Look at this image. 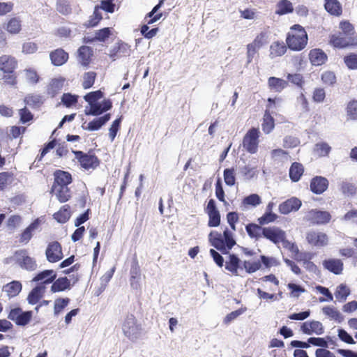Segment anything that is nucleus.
<instances>
[{
    "label": "nucleus",
    "instance_id": "f257e3e1",
    "mask_svg": "<svg viewBox=\"0 0 357 357\" xmlns=\"http://www.w3.org/2000/svg\"><path fill=\"white\" fill-rule=\"evenodd\" d=\"M286 41L289 49L294 51L302 50L307 43V33L303 26L295 24L288 33Z\"/></svg>",
    "mask_w": 357,
    "mask_h": 357
},
{
    "label": "nucleus",
    "instance_id": "f03ea898",
    "mask_svg": "<svg viewBox=\"0 0 357 357\" xmlns=\"http://www.w3.org/2000/svg\"><path fill=\"white\" fill-rule=\"evenodd\" d=\"M209 241L213 247L223 254L227 253V248L230 250L236 244L233 233L228 229L224 231L223 237L217 231H211L209 234Z\"/></svg>",
    "mask_w": 357,
    "mask_h": 357
},
{
    "label": "nucleus",
    "instance_id": "7ed1b4c3",
    "mask_svg": "<svg viewBox=\"0 0 357 357\" xmlns=\"http://www.w3.org/2000/svg\"><path fill=\"white\" fill-rule=\"evenodd\" d=\"M9 261H15L22 268L29 271H34L37 268L36 260L28 255L26 250H17L12 257L5 259L6 264Z\"/></svg>",
    "mask_w": 357,
    "mask_h": 357
},
{
    "label": "nucleus",
    "instance_id": "20e7f679",
    "mask_svg": "<svg viewBox=\"0 0 357 357\" xmlns=\"http://www.w3.org/2000/svg\"><path fill=\"white\" fill-rule=\"evenodd\" d=\"M122 330L123 334L130 340L134 341L138 338L140 327L134 315L129 314L125 318L122 324Z\"/></svg>",
    "mask_w": 357,
    "mask_h": 357
},
{
    "label": "nucleus",
    "instance_id": "39448f33",
    "mask_svg": "<svg viewBox=\"0 0 357 357\" xmlns=\"http://www.w3.org/2000/svg\"><path fill=\"white\" fill-rule=\"evenodd\" d=\"M260 131L258 128H252L245 135L243 139V148L250 153H255L258 150Z\"/></svg>",
    "mask_w": 357,
    "mask_h": 357
},
{
    "label": "nucleus",
    "instance_id": "423d86ee",
    "mask_svg": "<svg viewBox=\"0 0 357 357\" xmlns=\"http://www.w3.org/2000/svg\"><path fill=\"white\" fill-rule=\"evenodd\" d=\"M32 317L31 311L24 312L20 307H15L10 311L8 318L13 321L18 326H25L31 320Z\"/></svg>",
    "mask_w": 357,
    "mask_h": 357
},
{
    "label": "nucleus",
    "instance_id": "0eeeda50",
    "mask_svg": "<svg viewBox=\"0 0 357 357\" xmlns=\"http://www.w3.org/2000/svg\"><path fill=\"white\" fill-rule=\"evenodd\" d=\"M75 158L79 162L81 166L85 169H94L99 165L98 158L93 155L84 153L82 151H73Z\"/></svg>",
    "mask_w": 357,
    "mask_h": 357
},
{
    "label": "nucleus",
    "instance_id": "6e6552de",
    "mask_svg": "<svg viewBox=\"0 0 357 357\" xmlns=\"http://www.w3.org/2000/svg\"><path fill=\"white\" fill-rule=\"evenodd\" d=\"M45 255L49 262L55 263L60 261L63 257L61 244L57 241L50 243L47 247Z\"/></svg>",
    "mask_w": 357,
    "mask_h": 357
},
{
    "label": "nucleus",
    "instance_id": "1a4fd4ad",
    "mask_svg": "<svg viewBox=\"0 0 357 357\" xmlns=\"http://www.w3.org/2000/svg\"><path fill=\"white\" fill-rule=\"evenodd\" d=\"M112 107V103L110 100L105 99L102 102H98L97 103H94L93 105L91 104L89 108L87 107L84 109V113L86 115H91V116H99L109 110Z\"/></svg>",
    "mask_w": 357,
    "mask_h": 357
},
{
    "label": "nucleus",
    "instance_id": "9d476101",
    "mask_svg": "<svg viewBox=\"0 0 357 357\" xmlns=\"http://www.w3.org/2000/svg\"><path fill=\"white\" fill-rule=\"evenodd\" d=\"M70 277V279H68L66 277H62L56 280L51 287L52 291H62L67 289H69L70 285L75 284L79 280V277L77 275H73L72 277Z\"/></svg>",
    "mask_w": 357,
    "mask_h": 357
},
{
    "label": "nucleus",
    "instance_id": "9b49d317",
    "mask_svg": "<svg viewBox=\"0 0 357 357\" xmlns=\"http://www.w3.org/2000/svg\"><path fill=\"white\" fill-rule=\"evenodd\" d=\"M331 215L327 211L311 210L307 212L305 218L313 224L321 225L328 223L331 220Z\"/></svg>",
    "mask_w": 357,
    "mask_h": 357
},
{
    "label": "nucleus",
    "instance_id": "f8f14e48",
    "mask_svg": "<svg viewBox=\"0 0 357 357\" xmlns=\"http://www.w3.org/2000/svg\"><path fill=\"white\" fill-rule=\"evenodd\" d=\"M262 236L270 240L275 244L284 241L285 233L278 227H264Z\"/></svg>",
    "mask_w": 357,
    "mask_h": 357
},
{
    "label": "nucleus",
    "instance_id": "ddd939ff",
    "mask_svg": "<svg viewBox=\"0 0 357 357\" xmlns=\"http://www.w3.org/2000/svg\"><path fill=\"white\" fill-rule=\"evenodd\" d=\"M307 242L316 247H323L328 244V236L325 233L310 231L306 236Z\"/></svg>",
    "mask_w": 357,
    "mask_h": 357
},
{
    "label": "nucleus",
    "instance_id": "4468645a",
    "mask_svg": "<svg viewBox=\"0 0 357 357\" xmlns=\"http://www.w3.org/2000/svg\"><path fill=\"white\" fill-rule=\"evenodd\" d=\"M301 330L304 334L312 335H321L324 333V327L322 324L318 321H305L302 324Z\"/></svg>",
    "mask_w": 357,
    "mask_h": 357
},
{
    "label": "nucleus",
    "instance_id": "2eb2a0df",
    "mask_svg": "<svg viewBox=\"0 0 357 357\" xmlns=\"http://www.w3.org/2000/svg\"><path fill=\"white\" fill-rule=\"evenodd\" d=\"M301 206V201L296 197H291L282 202L279 206L280 213L287 215L293 211H297Z\"/></svg>",
    "mask_w": 357,
    "mask_h": 357
},
{
    "label": "nucleus",
    "instance_id": "dca6fc26",
    "mask_svg": "<svg viewBox=\"0 0 357 357\" xmlns=\"http://www.w3.org/2000/svg\"><path fill=\"white\" fill-rule=\"evenodd\" d=\"M17 67V61L15 57L3 54L0 56V70L6 73H11Z\"/></svg>",
    "mask_w": 357,
    "mask_h": 357
},
{
    "label": "nucleus",
    "instance_id": "f3484780",
    "mask_svg": "<svg viewBox=\"0 0 357 357\" xmlns=\"http://www.w3.org/2000/svg\"><path fill=\"white\" fill-rule=\"evenodd\" d=\"M330 43L335 47L344 48L354 44V40L351 37H348L343 33H339L337 35H333Z\"/></svg>",
    "mask_w": 357,
    "mask_h": 357
},
{
    "label": "nucleus",
    "instance_id": "a211bd4d",
    "mask_svg": "<svg viewBox=\"0 0 357 357\" xmlns=\"http://www.w3.org/2000/svg\"><path fill=\"white\" fill-rule=\"evenodd\" d=\"M328 186V180L322 176L313 178L310 183V190L317 195L322 194Z\"/></svg>",
    "mask_w": 357,
    "mask_h": 357
},
{
    "label": "nucleus",
    "instance_id": "6ab92c4d",
    "mask_svg": "<svg viewBox=\"0 0 357 357\" xmlns=\"http://www.w3.org/2000/svg\"><path fill=\"white\" fill-rule=\"evenodd\" d=\"M225 268L234 275H238V270L242 269V261L236 255L230 254Z\"/></svg>",
    "mask_w": 357,
    "mask_h": 357
},
{
    "label": "nucleus",
    "instance_id": "aec40b11",
    "mask_svg": "<svg viewBox=\"0 0 357 357\" xmlns=\"http://www.w3.org/2000/svg\"><path fill=\"white\" fill-rule=\"evenodd\" d=\"M52 63L56 66L64 64L68 59V54L63 49H56L50 54Z\"/></svg>",
    "mask_w": 357,
    "mask_h": 357
},
{
    "label": "nucleus",
    "instance_id": "412c9836",
    "mask_svg": "<svg viewBox=\"0 0 357 357\" xmlns=\"http://www.w3.org/2000/svg\"><path fill=\"white\" fill-rule=\"evenodd\" d=\"M309 57L310 62L314 66H321L327 60V56L320 49H314L310 52Z\"/></svg>",
    "mask_w": 357,
    "mask_h": 357
},
{
    "label": "nucleus",
    "instance_id": "4be33fe9",
    "mask_svg": "<svg viewBox=\"0 0 357 357\" xmlns=\"http://www.w3.org/2000/svg\"><path fill=\"white\" fill-rule=\"evenodd\" d=\"M110 118H111L110 114H106L104 116L99 117V118H96V119H93L92 121L89 122L87 124L86 127H84V126H82V128L89 131L98 130L102 126H104L107 121H109Z\"/></svg>",
    "mask_w": 357,
    "mask_h": 357
},
{
    "label": "nucleus",
    "instance_id": "5701e85b",
    "mask_svg": "<svg viewBox=\"0 0 357 357\" xmlns=\"http://www.w3.org/2000/svg\"><path fill=\"white\" fill-rule=\"evenodd\" d=\"M324 267L329 271L339 275L343 270V263L340 259H331L323 262Z\"/></svg>",
    "mask_w": 357,
    "mask_h": 357
},
{
    "label": "nucleus",
    "instance_id": "b1692460",
    "mask_svg": "<svg viewBox=\"0 0 357 357\" xmlns=\"http://www.w3.org/2000/svg\"><path fill=\"white\" fill-rule=\"evenodd\" d=\"M52 192L56 195L61 202H65L68 200L70 197L69 188L68 186H61L59 185H53Z\"/></svg>",
    "mask_w": 357,
    "mask_h": 357
},
{
    "label": "nucleus",
    "instance_id": "393cba45",
    "mask_svg": "<svg viewBox=\"0 0 357 357\" xmlns=\"http://www.w3.org/2000/svg\"><path fill=\"white\" fill-rule=\"evenodd\" d=\"M65 79L62 77L52 79L47 88V91L52 97L55 96L62 89Z\"/></svg>",
    "mask_w": 357,
    "mask_h": 357
},
{
    "label": "nucleus",
    "instance_id": "a878e982",
    "mask_svg": "<svg viewBox=\"0 0 357 357\" xmlns=\"http://www.w3.org/2000/svg\"><path fill=\"white\" fill-rule=\"evenodd\" d=\"M38 224V220H36L30 224L21 234L20 242L24 244L28 243L33 236V232L37 229Z\"/></svg>",
    "mask_w": 357,
    "mask_h": 357
},
{
    "label": "nucleus",
    "instance_id": "bb28decb",
    "mask_svg": "<svg viewBox=\"0 0 357 357\" xmlns=\"http://www.w3.org/2000/svg\"><path fill=\"white\" fill-rule=\"evenodd\" d=\"M56 275L53 270H45L38 273L33 279L34 282L42 281L44 284L52 283Z\"/></svg>",
    "mask_w": 357,
    "mask_h": 357
},
{
    "label": "nucleus",
    "instance_id": "cd10ccee",
    "mask_svg": "<svg viewBox=\"0 0 357 357\" xmlns=\"http://www.w3.org/2000/svg\"><path fill=\"white\" fill-rule=\"evenodd\" d=\"M4 29L10 34H17L22 29V22L19 17H13L6 24Z\"/></svg>",
    "mask_w": 357,
    "mask_h": 357
},
{
    "label": "nucleus",
    "instance_id": "c85d7f7f",
    "mask_svg": "<svg viewBox=\"0 0 357 357\" xmlns=\"http://www.w3.org/2000/svg\"><path fill=\"white\" fill-rule=\"evenodd\" d=\"M92 50L88 46H82L78 50V61L83 66H87L92 56Z\"/></svg>",
    "mask_w": 357,
    "mask_h": 357
},
{
    "label": "nucleus",
    "instance_id": "c756f323",
    "mask_svg": "<svg viewBox=\"0 0 357 357\" xmlns=\"http://www.w3.org/2000/svg\"><path fill=\"white\" fill-rule=\"evenodd\" d=\"M286 51L287 47L283 42H273L270 46V57L275 58L281 56Z\"/></svg>",
    "mask_w": 357,
    "mask_h": 357
},
{
    "label": "nucleus",
    "instance_id": "7c9ffc66",
    "mask_svg": "<svg viewBox=\"0 0 357 357\" xmlns=\"http://www.w3.org/2000/svg\"><path fill=\"white\" fill-rule=\"evenodd\" d=\"M22 290V284L19 281H13L3 287V291H5L9 297H14L17 296Z\"/></svg>",
    "mask_w": 357,
    "mask_h": 357
},
{
    "label": "nucleus",
    "instance_id": "2f4dec72",
    "mask_svg": "<svg viewBox=\"0 0 357 357\" xmlns=\"http://www.w3.org/2000/svg\"><path fill=\"white\" fill-rule=\"evenodd\" d=\"M71 175L66 172L59 171L55 174V179L53 185L68 186L71 183Z\"/></svg>",
    "mask_w": 357,
    "mask_h": 357
},
{
    "label": "nucleus",
    "instance_id": "473e14b6",
    "mask_svg": "<svg viewBox=\"0 0 357 357\" xmlns=\"http://www.w3.org/2000/svg\"><path fill=\"white\" fill-rule=\"evenodd\" d=\"M268 84L271 89L277 92L282 91L288 85V82L287 81L275 77H269Z\"/></svg>",
    "mask_w": 357,
    "mask_h": 357
},
{
    "label": "nucleus",
    "instance_id": "72a5a7b5",
    "mask_svg": "<svg viewBox=\"0 0 357 357\" xmlns=\"http://www.w3.org/2000/svg\"><path fill=\"white\" fill-rule=\"evenodd\" d=\"M324 6L331 15L338 16L342 13V6L337 0H326Z\"/></svg>",
    "mask_w": 357,
    "mask_h": 357
},
{
    "label": "nucleus",
    "instance_id": "f704fd0d",
    "mask_svg": "<svg viewBox=\"0 0 357 357\" xmlns=\"http://www.w3.org/2000/svg\"><path fill=\"white\" fill-rule=\"evenodd\" d=\"M45 291V287L43 285H38L33 288L28 296V301L31 304H36L38 302L40 298L43 296V294Z\"/></svg>",
    "mask_w": 357,
    "mask_h": 357
},
{
    "label": "nucleus",
    "instance_id": "c9c22d12",
    "mask_svg": "<svg viewBox=\"0 0 357 357\" xmlns=\"http://www.w3.org/2000/svg\"><path fill=\"white\" fill-rule=\"evenodd\" d=\"M323 313L328 316L331 319L335 320L339 323L344 319L342 314L334 307L326 306L322 308Z\"/></svg>",
    "mask_w": 357,
    "mask_h": 357
},
{
    "label": "nucleus",
    "instance_id": "e433bc0d",
    "mask_svg": "<svg viewBox=\"0 0 357 357\" xmlns=\"http://www.w3.org/2000/svg\"><path fill=\"white\" fill-rule=\"evenodd\" d=\"M70 217V206L64 205L58 212L54 214V218L60 223L66 222Z\"/></svg>",
    "mask_w": 357,
    "mask_h": 357
},
{
    "label": "nucleus",
    "instance_id": "4c0bfd02",
    "mask_svg": "<svg viewBox=\"0 0 357 357\" xmlns=\"http://www.w3.org/2000/svg\"><path fill=\"white\" fill-rule=\"evenodd\" d=\"M303 173V165L298 162H294L289 169V177L292 181L296 182L299 181Z\"/></svg>",
    "mask_w": 357,
    "mask_h": 357
},
{
    "label": "nucleus",
    "instance_id": "58836bf2",
    "mask_svg": "<svg viewBox=\"0 0 357 357\" xmlns=\"http://www.w3.org/2000/svg\"><path fill=\"white\" fill-rule=\"evenodd\" d=\"M163 1V0H160L159 3L153 7L152 10L146 15L145 20L147 22V24H153L161 18L162 13H158L155 15L154 14L157 13L158 9L161 7Z\"/></svg>",
    "mask_w": 357,
    "mask_h": 357
},
{
    "label": "nucleus",
    "instance_id": "ea45409f",
    "mask_svg": "<svg viewBox=\"0 0 357 357\" xmlns=\"http://www.w3.org/2000/svg\"><path fill=\"white\" fill-rule=\"evenodd\" d=\"M294 8L292 3L288 0H281L277 4L275 13L280 15L290 13Z\"/></svg>",
    "mask_w": 357,
    "mask_h": 357
},
{
    "label": "nucleus",
    "instance_id": "a19ab883",
    "mask_svg": "<svg viewBox=\"0 0 357 357\" xmlns=\"http://www.w3.org/2000/svg\"><path fill=\"white\" fill-rule=\"evenodd\" d=\"M263 229L264 227L252 223L248 224L245 227L246 231L248 232L249 236L257 239L262 236L264 231Z\"/></svg>",
    "mask_w": 357,
    "mask_h": 357
},
{
    "label": "nucleus",
    "instance_id": "79ce46f5",
    "mask_svg": "<svg viewBox=\"0 0 357 357\" xmlns=\"http://www.w3.org/2000/svg\"><path fill=\"white\" fill-rule=\"evenodd\" d=\"M274 119L266 110L264 115L262 130L266 134H269L274 128Z\"/></svg>",
    "mask_w": 357,
    "mask_h": 357
},
{
    "label": "nucleus",
    "instance_id": "37998d69",
    "mask_svg": "<svg viewBox=\"0 0 357 357\" xmlns=\"http://www.w3.org/2000/svg\"><path fill=\"white\" fill-rule=\"evenodd\" d=\"M331 151V147L326 142L317 143L314 149L315 154L319 157L327 156Z\"/></svg>",
    "mask_w": 357,
    "mask_h": 357
},
{
    "label": "nucleus",
    "instance_id": "c03bdc74",
    "mask_svg": "<svg viewBox=\"0 0 357 357\" xmlns=\"http://www.w3.org/2000/svg\"><path fill=\"white\" fill-rule=\"evenodd\" d=\"M261 267V263L259 261H242V269L244 268L248 273H253Z\"/></svg>",
    "mask_w": 357,
    "mask_h": 357
},
{
    "label": "nucleus",
    "instance_id": "a18cd8bd",
    "mask_svg": "<svg viewBox=\"0 0 357 357\" xmlns=\"http://www.w3.org/2000/svg\"><path fill=\"white\" fill-rule=\"evenodd\" d=\"M139 277L140 270L139 266L137 264L132 265L130 269V284L132 288H138Z\"/></svg>",
    "mask_w": 357,
    "mask_h": 357
},
{
    "label": "nucleus",
    "instance_id": "49530a36",
    "mask_svg": "<svg viewBox=\"0 0 357 357\" xmlns=\"http://www.w3.org/2000/svg\"><path fill=\"white\" fill-rule=\"evenodd\" d=\"M349 294V289L345 284H341L337 287L335 296L337 300L344 301Z\"/></svg>",
    "mask_w": 357,
    "mask_h": 357
},
{
    "label": "nucleus",
    "instance_id": "de8ad7c7",
    "mask_svg": "<svg viewBox=\"0 0 357 357\" xmlns=\"http://www.w3.org/2000/svg\"><path fill=\"white\" fill-rule=\"evenodd\" d=\"M103 97V93L100 90L90 92L84 96V100L89 103V106L91 104L93 105L97 103L100 99Z\"/></svg>",
    "mask_w": 357,
    "mask_h": 357
},
{
    "label": "nucleus",
    "instance_id": "09e8293b",
    "mask_svg": "<svg viewBox=\"0 0 357 357\" xmlns=\"http://www.w3.org/2000/svg\"><path fill=\"white\" fill-rule=\"evenodd\" d=\"M111 34V31L109 28H104L100 30H98L96 33V36L94 38L89 39V38H85V40L87 42H92L94 40H97L98 41L104 42L107 38H109V36Z\"/></svg>",
    "mask_w": 357,
    "mask_h": 357
},
{
    "label": "nucleus",
    "instance_id": "8fccbe9b",
    "mask_svg": "<svg viewBox=\"0 0 357 357\" xmlns=\"http://www.w3.org/2000/svg\"><path fill=\"white\" fill-rule=\"evenodd\" d=\"M261 203V199L257 194H252L245 197L242 202L243 205L256 207Z\"/></svg>",
    "mask_w": 357,
    "mask_h": 357
},
{
    "label": "nucleus",
    "instance_id": "3c124183",
    "mask_svg": "<svg viewBox=\"0 0 357 357\" xmlns=\"http://www.w3.org/2000/svg\"><path fill=\"white\" fill-rule=\"evenodd\" d=\"M268 33L267 31H261L259 33L252 42L254 45L261 48L262 46L268 43Z\"/></svg>",
    "mask_w": 357,
    "mask_h": 357
},
{
    "label": "nucleus",
    "instance_id": "603ef678",
    "mask_svg": "<svg viewBox=\"0 0 357 357\" xmlns=\"http://www.w3.org/2000/svg\"><path fill=\"white\" fill-rule=\"evenodd\" d=\"M96 74L94 72H87L83 75L82 86L87 89L91 88L95 82Z\"/></svg>",
    "mask_w": 357,
    "mask_h": 357
},
{
    "label": "nucleus",
    "instance_id": "864d4df0",
    "mask_svg": "<svg viewBox=\"0 0 357 357\" xmlns=\"http://www.w3.org/2000/svg\"><path fill=\"white\" fill-rule=\"evenodd\" d=\"M281 242L282 243L283 247L284 248L287 249L289 251H290L293 254L295 259H296L297 261L301 260V259L299 258V257H298L299 250H298V246L296 244L285 240V238H284V241H281Z\"/></svg>",
    "mask_w": 357,
    "mask_h": 357
},
{
    "label": "nucleus",
    "instance_id": "5fc2aeb1",
    "mask_svg": "<svg viewBox=\"0 0 357 357\" xmlns=\"http://www.w3.org/2000/svg\"><path fill=\"white\" fill-rule=\"evenodd\" d=\"M24 102L31 107H38L42 102V97L38 94H30L25 97Z\"/></svg>",
    "mask_w": 357,
    "mask_h": 357
},
{
    "label": "nucleus",
    "instance_id": "6e6d98bb",
    "mask_svg": "<svg viewBox=\"0 0 357 357\" xmlns=\"http://www.w3.org/2000/svg\"><path fill=\"white\" fill-rule=\"evenodd\" d=\"M224 180L226 185L229 186H233L235 184V171L234 169H225L224 170Z\"/></svg>",
    "mask_w": 357,
    "mask_h": 357
},
{
    "label": "nucleus",
    "instance_id": "4d7b16f0",
    "mask_svg": "<svg viewBox=\"0 0 357 357\" xmlns=\"http://www.w3.org/2000/svg\"><path fill=\"white\" fill-rule=\"evenodd\" d=\"M25 77L26 81L31 84H36L39 81V76L37 72L31 68L24 70Z\"/></svg>",
    "mask_w": 357,
    "mask_h": 357
},
{
    "label": "nucleus",
    "instance_id": "13d9d810",
    "mask_svg": "<svg viewBox=\"0 0 357 357\" xmlns=\"http://www.w3.org/2000/svg\"><path fill=\"white\" fill-rule=\"evenodd\" d=\"M347 114L351 120H357V101H350L347 107Z\"/></svg>",
    "mask_w": 357,
    "mask_h": 357
},
{
    "label": "nucleus",
    "instance_id": "bf43d9fd",
    "mask_svg": "<svg viewBox=\"0 0 357 357\" xmlns=\"http://www.w3.org/2000/svg\"><path fill=\"white\" fill-rule=\"evenodd\" d=\"M102 18L101 11H100L99 7L95 8L93 15L90 17L87 22L88 26H95L98 24L99 21Z\"/></svg>",
    "mask_w": 357,
    "mask_h": 357
},
{
    "label": "nucleus",
    "instance_id": "052dcab7",
    "mask_svg": "<svg viewBox=\"0 0 357 357\" xmlns=\"http://www.w3.org/2000/svg\"><path fill=\"white\" fill-rule=\"evenodd\" d=\"M78 96L67 93H63L61 97L62 103L67 107H70L77 102Z\"/></svg>",
    "mask_w": 357,
    "mask_h": 357
},
{
    "label": "nucleus",
    "instance_id": "680f3d73",
    "mask_svg": "<svg viewBox=\"0 0 357 357\" xmlns=\"http://www.w3.org/2000/svg\"><path fill=\"white\" fill-rule=\"evenodd\" d=\"M276 214L272 212H266L261 217L258 219L259 223L261 225H266L274 222L277 219Z\"/></svg>",
    "mask_w": 357,
    "mask_h": 357
},
{
    "label": "nucleus",
    "instance_id": "e2e57ef3",
    "mask_svg": "<svg viewBox=\"0 0 357 357\" xmlns=\"http://www.w3.org/2000/svg\"><path fill=\"white\" fill-rule=\"evenodd\" d=\"M260 48L254 45L252 43L247 45V63H250L252 61L258 50Z\"/></svg>",
    "mask_w": 357,
    "mask_h": 357
},
{
    "label": "nucleus",
    "instance_id": "0e129e2a",
    "mask_svg": "<svg viewBox=\"0 0 357 357\" xmlns=\"http://www.w3.org/2000/svg\"><path fill=\"white\" fill-rule=\"evenodd\" d=\"M257 170L254 167L249 166H244L241 168V174L245 176L246 179H252L257 175Z\"/></svg>",
    "mask_w": 357,
    "mask_h": 357
},
{
    "label": "nucleus",
    "instance_id": "69168bd1",
    "mask_svg": "<svg viewBox=\"0 0 357 357\" xmlns=\"http://www.w3.org/2000/svg\"><path fill=\"white\" fill-rule=\"evenodd\" d=\"M322 82L327 85H333L336 82V77L331 71H326L321 75Z\"/></svg>",
    "mask_w": 357,
    "mask_h": 357
},
{
    "label": "nucleus",
    "instance_id": "338daca9",
    "mask_svg": "<svg viewBox=\"0 0 357 357\" xmlns=\"http://www.w3.org/2000/svg\"><path fill=\"white\" fill-rule=\"evenodd\" d=\"M300 143L298 138L292 136H286L283 139V146L284 148H294L297 146Z\"/></svg>",
    "mask_w": 357,
    "mask_h": 357
},
{
    "label": "nucleus",
    "instance_id": "774afa93",
    "mask_svg": "<svg viewBox=\"0 0 357 357\" xmlns=\"http://www.w3.org/2000/svg\"><path fill=\"white\" fill-rule=\"evenodd\" d=\"M344 63L350 69H357V54H352L344 59Z\"/></svg>",
    "mask_w": 357,
    "mask_h": 357
}]
</instances>
